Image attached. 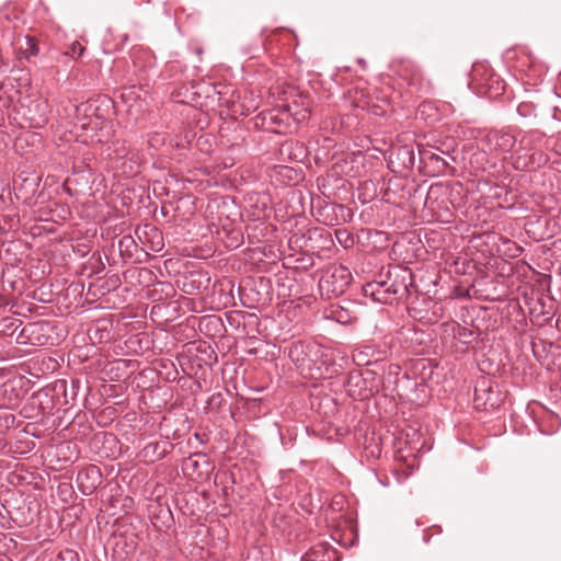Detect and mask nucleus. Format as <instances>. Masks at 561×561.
Instances as JSON below:
<instances>
[{
	"mask_svg": "<svg viewBox=\"0 0 561 561\" xmlns=\"http://www.w3.org/2000/svg\"><path fill=\"white\" fill-rule=\"evenodd\" d=\"M103 480L100 468L95 465H89L79 470L76 482L80 492L85 495H92L101 485Z\"/></svg>",
	"mask_w": 561,
	"mask_h": 561,
	"instance_id": "nucleus-9",
	"label": "nucleus"
},
{
	"mask_svg": "<svg viewBox=\"0 0 561 561\" xmlns=\"http://www.w3.org/2000/svg\"><path fill=\"white\" fill-rule=\"evenodd\" d=\"M118 250L122 256L133 259L138 250H140L135 234L123 236L118 241Z\"/></svg>",
	"mask_w": 561,
	"mask_h": 561,
	"instance_id": "nucleus-16",
	"label": "nucleus"
},
{
	"mask_svg": "<svg viewBox=\"0 0 561 561\" xmlns=\"http://www.w3.org/2000/svg\"><path fill=\"white\" fill-rule=\"evenodd\" d=\"M423 79L422 72L420 69H415L410 78V84L411 85H417L421 84V80Z\"/></svg>",
	"mask_w": 561,
	"mask_h": 561,
	"instance_id": "nucleus-31",
	"label": "nucleus"
},
{
	"mask_svg": "<svg viewBox=\"0 0 561 561\" xmlns=\"http://www.w3.org/2000/svg\"><path fill=\"white\" fill-rule=\"evenodd\" d=\"M336 239L340 243H343L345 248L353 243V239L346 230H336L335 231Z\"/></svg>",
	"mask_w": 561,
	"mask_h": 561,
	"instance_id": "nucleus-27",
	"label": "nucleus"
},
{
	"mask_svg": "<svg viewBox=\"0 0 561 561\" xmlns=\"http://www.w3.org/2000/svg\"><path fill=\"white\" fill-rule=\"evenodd\" d=\"M380 483L383 485V486H387L388 483H386V481H380Z\"/></svg>",
	"mask_w": 561,
	"mask_h": 561,
	"instance_id": "nucleus-42",
	"label": "nucleus"
},
{
	"mask_svg": "<svg viewBox=\"0 0 561 561\" xmlns=\"http://www.w3.org/2000/svg\"><path fill=\"white\" fill-rule=\"evenodd\" d=\"M387 274L396 301L404 298L409 293V286L412 285V272L410 268L399 265L391 266L388 268Z\"/></svg>",
	"mask_w": 561,
	"mask_h": 561,
	"instance_id": "nucleus-8",
	"label": "nucleus"
},
{
	"mask_svg": "<svg viewBox=\"0 0 561 561\" xmlns=\"http://www.w3.org/2000/svg\"><path fill=\"white\" fill-rule=\"evenodd\" d=\"M432 148L434 149V151H436L439 154H443L444 157L448 158L450 161H456V158L453 156L454 150H450L449 148H447V149H442L438 147H432Z\"/></svg>",
	"mask_w": 561,
	"mask_h": 561,
	"instance_id": "nucleus-32",
	"label": "nucleus"
},
{
	"mask_svg": "<svg viewBox=\"0 0 561 561\" xmlns=\"http://www.w3.org/2000/svg\"><path fill=\"white\" fill-rule=\"evenodd\" d=\"M381 351L378 350V347L374 344H367V345H364L360 347L359 352H358V356H365V357H376V360H379L380 359V356L381 355Z\"/></svg>",
	"mask_w": 561,
	"mask_h": 561,
	"instance_id": "nucleus-22",
	"label": "nucleus"
},
{
	"mask_svg": "<svg viewBox=\"0 0 561 561\" xmlns=\"http://www.w3.org/2000/svg\"><path fill=\"white\" fill-rule=\"evenodd\" d=\"M455 336L461 342L462 344L469 345L476 340V333L468 328L458 325L455 331Z\"/></svg>",
	"mask_w": 561,
	"mask_h": 561,
	"instance_id": "nucleus-19",
	"label": "nucleus"
},
{
	"mask_svg": "<svg viewBox=\"0 0 561 561\" xmlns=\"http://www.w3.org/2000/svg\"><path fill=\"white\" fill-rule=\"evenodd\" d=\"M323 214L329 217L330 215H335L337 214V211L344 214V213H347V216L351 217L352 216V213H351V209L347 208L346 206L344 205H337V204H328L323 207L322 209Z\"/></svg>",
	"mask_w": 561,
	"mask_h": 561,
	"instance_id": "nucleus-21",
	"label": "nucleus"
},
{
	"mask_svg": "<svg viewBox=\"0 0 561 561\" xmlns=\"http://www.w3.org/2000/svg\"><path fill=\"white\" fill-rule=\"evenodd\" d=\"M58 557L61 561H79L77 552L69 549L60 552Z\"/></svg>",
	"mask_w": 561,
	"mask_h": 561,
	"instance_id": "nucleus-29",
	"label": "nucleus"
},
{
	"mask_svg": "<svg viewBox=\"0 0 561 561\" xmlns=\"http://www.w3.org/2000/svg\"><path fill=\"white\" fill-rule=\"evenodd\" d=\"M134 234L138 241L140 250L145 252V254H148L150 251L159 252L163 248L162 233L151 224L137 226Z\"/></svg>",
	"mask_w": 561,
	"mask_h": 561,
	"instance_id": "nucleus-6",
	"label": "nucleus"
},
{
	"mask_svg": "<svg viewBox=\"0 0 561 561\" xmlns=\"http://www.w3.org/2000/svg\"><path fill=\"white\" fill-rule=\"evenodd\" d=\"M484 187L490 188V197L500 198L503 193V188L499 185H491L489 182H482L479 184V190L483 191Z\"/></svg>",
	"mask_w": 561,
	"mask_h": 561,
	"instance_id": "nucleus-25",
	"label": "nucleus"
},
{
	"mask_svg": "<svg viewBox=\"0 0 561 561\" xmlns=\"http://www.w3.org/2000/svg\"><path fill=\"white\" fill-rule=\"evenodd\" d=\"M352 279V273L346 266L340 264L328 266L319 280L321 296L331 299L343 295Z\"/></svg>",
	"mask_w": 561,
	"mask_h": 561,
	"instance_id": "nucleus-4",
	"label": "nucleus"
},
{
	"mask_svg": "<svg viewBox=\"0 0 561 561\" xmlns=\"http://www.w3.org/2000/svg\"><path fill=\"white\" fill-rule=\"evenodd\" d=\"M333 318L340 323H348L351 321V316L348 311L342 307H337L332 310Z\"/></svg>",
	"mask_w": 561,
	"mask_h": 561,
	"instance_id": "nucleus-24",
	"label": "nucleus"
},
{
	"mask_svg": "<svg viewBox=\"0 0 561 561\" xmlns=\"http://www.w3.org/2000/svg\"><path fill=\"white\" fill-rule=\"evenodd\" d=\"M23 322L14 317H3L0 319V336L13 337L19 334Z\"/></svg>",
	"mask_w": 561,
	"mask_h": 561,
	"instance_id": "nucleus-17",
	"label": "nucleus"
},
{
	"mask_svg": "<svg viewBox=\"0 0 561 561\" xmlns=\"http://www.w3.org/2000/svg\"><path fill=\"white\" fill-rule=\"evenodd\" d=\"M27 44H28L27 50L30 51V54L33 56H36L38 54V47L34 43V41L32 38H27Z\"/></svg>",
	"mask_w": 561,
	"mask_h": 561,
	"instance_id": "nucleus-34",
	"label": "nucleus"
},
{
	"mask_svg": "<svg viewBox=\"0 0 561 561\" xmlns=\"http://www.w3.org/2000/svg\"><path fill=\"white\" fill-rule=\"evenodd\" d=\"M284 172H290L291 170H289L288 168H283L282 169Z\"/></svg>",
	"mask_w": 561,
	"mask_h": 561,
	"instance_id": "nucleus-40",
	"label": "nucleus"
},
{
	"mask_svg": "<svg viewBox=\"0 0 561 561\" xmlns=\"http://www.w3.org/2000/svg\"><path fill=\"white\" fill-rule=\"evenodd\" d=\"M288 357L294 365L305 370H321L322 365L329 363L328 354L319 345L305 343L302 341L293 342L287 350Z\"/></svg>",
	"mask_w": 561,
	"mask_h": 561,
	"instance_id": "nucleus-3",
	"label": "nucleus"
},
{
	"mask_svg": "<svg viewBox=\"0 0 561 561\" xmlns=\"http://www.w3.org/2000/svg\"><path fill=\"white\" fill-rule=\"evenodd\" d=\"M293 117L296 122H302L309 117L307 108L299 112H291L289 105L284 106L283 111L273 110L264 115V121L275 125H287L289 118Z\"/></svg>",
	"mask_w": 561,
	"mask_h": 561,
	"instance_id": "nucleus-10",
	"label": "nucleus"
},
{
	"mask_svg": "<svg viewBox=\"0 0 561 561\" xmlns=\"http://www.w3.org/2000/svg\"><path fill=\"white\" fill-rule=\"evenodd\" d=\"M419 156L421 161L434 163L438 173H446L447 170L451 169V163L454 162L446 157H442L433 148L419 149Z\"/></svg>",
	"mask_w": 561,
	"mask_h": 561,
	"instance_id": "nucleus-11",
	"label": "nucleus"
},
{
	"mask_svg": "<svg viewBox=\"0 0 561 561\" xmlns=\"http://www.w3.org/2000/svg\"><path fill=\"white\" fill-rule=\"evenodd\" d=\"M375 373L370 369H366L363 373L352 371L348 375V386L359 387L360 383H366L368 380H374Z\"/></svg>",
	"mask_w": 561,
	"mask_h": 561,
	"instance_id": "nucleus-18",
	"label": "nucleus"
},
{
	"mask_svg": "<svg viewBox=\"0 0 561 561\" xmlns=\"http://www.w3.org/2000/svg\"><path fill=\"white\" fill-rule=\"evenodd\" d=\"M380 483L383 485V486H387L388 483H386V481H380Z\"/></svg>",
	"mask_w": 561,
	"mask_h": 561,
	"instance_id": "nucleus-41",
	"label": "nucleus"
},
{
	"mask_svg": "<svg viewBox=\"0 0 561 561\" xmlns=\"http://www.w3.org/2000/svg\"><path fill=\"white\" fill-rule=\"evenodd\" d=\"M84 51V47L79 42H73L70 46L66 55L71 56L72 58L80 57Z\"/></svg>",
	"mask_w": 561,
	"mask_h": 561,
	"instance_id": "nucleus-26",
	"label": "nucleus"
},
{
	"mask_svg": "<svg viewBox=\"0 0 561 561\" xmlns=\"http://www.w3.org/2000/svg\"><path fill=\"white\" fill-rule=\"evenodd\" d=\"M391 156H396L399 167L403 169H412L415 164V153L412 147L410 146H400L394 149Z\"/></svg>",
	"mask_w": 561,
	"mask_h": 561,
	"instance_id": "nucleus-13",
	"label": "nucleus"
},
{
	"mask_svg": "<svg viewBox=\"0 0 561 561\" xmlns=\"http://www.w3.org/2000/svg\"><path fill=\"white\" fill-rule=\"evenodd\" d=\"M79 380H71V389H70V397L73 400L77 396V390L79 388Z\"/></svg>",
	"mask_w": 561,
	"mask_h": 561,
	"instance_id": "nucleus-35",
	"label": "nucleus"
},
{
	"mask_svg": "<svg viewBox=\"0 0 561 561\" xmlns=\"http://www.w3.org/2000/svg\"><path fill=\"white\" fill-rule=\"evenodd\" d=\"M531 99L525 100L517 105V114L524 121V124L530 127H538L548 119H557L558 107L549 103L552 98L548 94H533Z\"/></svg>",
	"mask_w": 561,
	"mask_h": 561,
	"instance_id": "nucleus-2",
	"label": "nucleus"
},
{
	"mask_svg": "<svg viewBox=\"0 0 561 561\" xmlns=\"http://www.w3.org/2000/svg\"><path fill=\"white\" fill-rule=\"evenodd\" d=\"M374 282L376 284H379L380 288H382V290H385L386 293H389V298H390V300L392 302L396 301V297L392 294V288L389 286L388 274H386V278L385 279H379V280H374Z\"/></svg>",
	"mask_w": 561,
	"mask_h": 561,
	"instance_id": "nucleus-28",
	"label": "nucleus"
},
{
	"mask_svg": "<svg viewBox=\"0 0 561 561\" xmlns=\"http://www.w3.org/2000/svg\"><path fill=\"white\" fill-rule=\"evenodd\" d=\"M112 107L110 100H104L101 103L99 101H87L80 104L69 103L65 111L70 123L75 127L85 130L92 142L106 144L102 153L116 174L133 176L138 170L135 153L125 141L113 140L108 142L114 134L112 122L108 119Z\"/></svg>",
	"mask_w": 561,
	"mask_h": 561,
	"instance_id": "nucleus-1",
	"label": "nucleus"
},
{
	"mask_svg": "<svg viewBox=\"0 0 561 561\" xmlns=\"http://www.w3.org/2000/svg\"><path fill=\"white\" fill-rule=\"evenodd\" d=\"M546 134L540 131L537 127L525 133L520 138V146L528 150H536L540 148V144L545 140Z\"/></svg>",
	"mask_w": 561,
	"mask_h": 561,
	"instance_id": "nucleus-15",
	"label": "nucleus"
},
{
	"mask_svg": "<svg viewBox=\"0 0 561 561\" xmlns=\"http://www.w3.org/2000/svg\"><path fill=\"white\" fill-rule=\"evenodd\" d=\"M33 399L38 401L41 409L43 411V414L48 413L53 409V405H50V407L47 405L48 401H50V394L47 389H44V390L39 391L38 393H36V396Z\"/></svg>",
	"mask_w": 561,
	"mask_h": 561,
	"instance_id": "nucleus-20",
	"label": "nucleus"
},
{
	"mask_svg": "<svg viewBox=\"0 0 561 561\" xmlns=\"http://www.w3.org/2000/svg\"><path fill=\"white\" fill-rule=\"evenodd\" d=\"M363 294L366 297H370L373 301L379 304H392L389 298V293H386L380 288L379 284L375 282H369L363 286Z\"/></svg>",
	"mask_w": 561,
	"mask_h": 561,
	"instance_id": "nucleus-14",
	"label": "nucleus"
},
{
	"mask_svg": "<svg viewBox=\"0 0 561 561\" xmlns=\"http://www.w3.org/2000/svg\"><path fill=\"white\" fill-rule=\"evenodd\" d=\"M197 458H202L204 460V462L207 463L206 456L204 454L195 453L192 456H190L187 459L184 460L183 467L185 469H188V468L196 469L198 467Z\"/></svg>",
	"mask_w": 561,
	"mask_h": 561,
	"instance_id": "nucleus-23",
	"label": "nucleus"
},
{
	"mask_svg": "<svg viewBox=\"0 0 561 561\" xmlns=\"http://www.w3.org/2000/svg\"><path fill=\"white\" fill-rule=\"evenodd\" d=\"M242 242V236H236L234 237V245L238 247Z\"/></svg>",
	"mask_w": 561,
	"mask_h": 561,
	"instance_id": "nucleus-38",
	"label": "nucleus"
},
{
	"mask_svg": "<svg viewBox=\"0 0 561 561\" xmlns=\"http://www.w3.org/2000/svg\"><path fill=\"white\" fill-rule=\"evenodd\" d=\"M54 330L53 322L47 320L30 322L20 330L16 342L37 346L53 345L57 340L53 335Z\"/></svg>",
	"mask_w": 561,
	"mask_h": 561,
	"instance_id": "nucleus-5",
	"label": "nucleus"
},
{
	"mask_svg": "<svg viewBox=\"0 0 561 561\" xmlns=\"http://www.w3.org/2000/svg\"><path fill=\"white\" fill-rule=\"evenodd\" d=\"M101 331V329L99 328V325L94 329V330H90L89 331V337L90 340H92L93 342L95 341L96 339V335L98 333Z\"/></svg>",
	"mask_w": 561,
	"mask_h": 561,
	"instance_id": "nucleus-36",
	"label": "nucleus"
},
{
	"mask_svg": "<svg viewBox=\"0 0 561 561\" xmlns=\"http://www.w3.org/2000/svg\"><path fill=\"white\" fill-rule=\"evenodd\" d=\"M483 142L491 153L507 154L516 145V136L504 129L491 130L485 135Z\"/></svg>",
	"mask_w": 561,
	"mask_h": 561,
	"instance_id": "nucleus-7",
	"label": "nucleus"
},
{
	"mask_svg": "<svg viewBox=\"0 0 561 561\" xmlns=\"http://www.w3.org/2000/svg\"><path fill=\"white\" fill-rule=\"evenodd\" d=\"M35 107L41 113V122L45 123L47 121L46 113H47V103L46 102H37L35 104Z\"/></svg>",
	"mask_w": 561,
	"mask_h": 561,
	"instance_id": "nucleus-30",
	"label": "nucleus"
},
{
	"mask_svg": "<svg viewBox=\"0 0 561 561\" xmlns=\"http://www.w3.org/2000/svg\"><path fill=\"white\" fill-rule=\"evenodd\" d=\"M461 191H462V185H461L460 183H458V184L453 188V195H454L455 193L460 194V193H461Z\"/></svg>",
	"mask_w": 561,
	"mask_h": 561,
	"instance_id": "nucleus-37",
	"label": "nucleus"
},
{
	"mask_svg": "<svg viewBox=\"0 0 561 561\" xmlns=\"http://www.w3.org/2000/svg\"><path fill=\"white\" fill-rule=\"evenodd\" d=\"M168 444L162 442H153L147 444L142 450L141 456L150 462H154L157 460H160L164 458L169 450H168Z\"/></svg>",
	"mask_w": 561,
	"mask_h": 561,
	"instance_id": "nucleus-12",
	"label": "nucleus"
},
{
	"mask_svg": "<svg viewBox=\"0 0 561 561\" xmlns=\"http://www.w3.org/2000/svg\"><path fill=\"white\" fill-rule=\"evenodd\" d=\"M257 553H259V550H256V549H253L252 551H250V552H249V556H248V558H247V561H250V559H251V556H252V554H253V556H256Z\"/></svg>",
	"mask_w": 561,
	"mask_h": 561,
	"instance_id": "nucleus-39",
	"label": "nucleus"
},
{
	"mask_svg": "<svg viewBox=\"0 0 561 561\" xmlns=\"http://www.w3.org/2000/svg\"><path fill=\"white\" fill-rule=\"evenodd\" d=\"M62 390L64 394H65V402L68 403V396H69V392L67 390V387H66V381L65 380H59L55 383V390Z\"/></svg>",
	"mask_w": 561,
	"mask_h": 561,
	"instance_id": "nucleus-33",
	"label": "nucleus"
}]
</instances>
